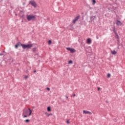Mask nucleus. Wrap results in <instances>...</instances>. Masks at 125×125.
<instances>
[{"label": "nucleus", "instance_id": "5701e85b", "mask_svg": "<svg viewBox=\"0 0 125 125\" xmlns=\"http://www.w3.org/2000/svg\"><path fill=\"white\" fill-rule=\"evenodd\" d=\"M23 116L24 118H27V115L24 114Z\"/></svg>", "mask_w": 125, "mask_h": 125}, {"label": "nucleus", "instance_id": "6e6552de", "mask_svg": "<svg viewBox=\"0 0 125 125\" xmlns=\"http://www.w3.org/2000/svg\"><path fill=\"white\" fill-rule=\"evenodd\" d=\"M96 19V17L95 16H91L90 17V20H91V21H93L94 22V20Z\"/></svg>", "mask_w": 125, "mask_h": 125}, {"label": "nucleus", "instance_id": "9b49d317", "mask_svg": "<svg viewBox=\"0 0 125 125\" xmlns=\"http://www.w3.org/2000/svg\"><path fill=\"white\" fill-rule=\"evenodd\" d=\"M91 43V40L90 38L87 39V43L90 44Z\"/></svg>", "mask_w": 125, "mask_h": 125}, {"label": "nucleus", "instance_id": "9d476101", "mask_svg": "<svg viewBox=\"0 0 125 125\" xmlns=\"http://www.w3.org/2000/svg\"><path fill=\"white\" fill-rule=\"evenodd\" d=\"M21 43L20 42H18L16 45H15V48L16 49H18L19 46H21Z\"/></svg>", "mask_w": 125, "mask_h": 125}, {"label": "nucleus", "instance_id": "1a4fd4ad", "mask_svg": "<svg viewBox=\"0 0 125 125\" xmlns=\"http://www.w3.org/2000/svg\"><path fill=\"white\" fill-rule=\"evenodd\" d=\"M122 24V23L121 22V21H118V20L116 21V25H117V26H121Z\"/></svg>", "mask_w": 125, "mask_h": 125}, {"label": "nucleus", "instance_id": "4be33fe9", "mask_svg": "<svg viewBox=\"0 0 125 125\" xmlns=\"http://www.w3.org/2000/svg\"><path fill=\"white\" fill-rule=\"evenodd\" d=\"M115 35H116V36L117 39H119V36H118V34H117Z\"/></svg>", "mask_w": 125, "mask_h": 125}, {"label": "nucleus", "instance_id": "7ed1b4c3", "mask_svg": "<svg viewBox=\"0 0 125 125\" xmlns=\"http://www.w3.org/2000/svg\"><path fill=\"white\" fill-rule=\"evenodd\" d=\"M32 110L30 109V108H29L28 109H24L23 111V114L22 116H23L24 115H28V116H31V115L32 114Z\"/></svg>", "mask_w": 125, "mask_h": 125}, {"label": "nucleus", "instance_id": "ddd939ff", "mask_svg": "<svg viewBox=\"0 0 125 125\" xmlns=\"http://www.w3.org/2000/svg\"><path fill=\"white\" fill-rule=\"evenodd\" d=\"M113 31L115 35H117V31L115 27H113Z\"/></svg>", "mask_w": 125, "mask_h": 125}, {"label": "nucleus", "instance_id": "aec40b11", "mask_svg": "<svg viewBox=\"0 0 125 125\" xmlns=\"http://www.w3.org/2000/svg\"><path fill=\"white\" fill-rule=\"evenodd\" d=\"M52 44V42L51 40L48 41V44L51 45Z\"/></svg>", "mask_w": 125, "mask_h": 125}, {"label": "nucleus", "instance_id": "c756f323", "mask_svg": "<svg viewBox=\"0 0 125 125\" xmlns=\"http://www.w3.org/2000/svg\"><path fill=\"white\" fill-rule=\"evenodd\" d=\"M72 25H73L72 24H70V25H69V26L72 27Z\"/></svg>", "mask_w": 125, "mask_h": 125}, {"label": "nucleus", "instance_id": "0eeeda50", "mask_svg": "<svg viewBox=\"0 0 125 125\" xmlns=\"http://www.w3.org/2000/svg\"><path fill=\"white\" fill-rule=\"evenodd\" d=\"M83 114L92 115V113L91 112L85 110H83Z\"/></svg>", "mask_w": 125, "mask_h": 125}, {"label": "nucleus", "instance_id": "473e14b6", "mask_svg": "<svg viewBox=\"0 0 125 125\" xmlns=\"http://www.w3.org/2000/svg\"><path fill=\"white\" fill-rule=\"evenodd\" d=\"M97 39H99V37L98 36H97Z\"/></svg>", "mask_w": 125, "mask_h": 125}, {"label": "nucleus", "instance_id": "b1692460", "mask_svg": "<svg viewBox=\"0 0 125 125\" xmlns=\"http://www.w3.org/2000/svg\"><path fill=\"white\" fill-rule=\"evenodd\" d=\"M66 123H67V124H70L69 121V120L66 121Z\"/></svg>", "mask_w": 125, "mask_h": 125}, {"label": "nucleus", "instance_id": "a211bd4d", "mask_svg": "<svg viewBox=\"0 0 125 125\" xmlns=\"http://www.w3.org/2000/svg\"><path fill=\"white\" fill-rule=\"evenodd\" d=\"M111 77V74L108 73L107 75V78H110Z\"/></svg>", "mask_w": 125, "mask_h": 125}, {"label": "nucleus", "instance_id": "4468645a", "mask_svg": "<svg viewBox=\"0 0 125 125\" xmlns=\"http://www.w3.org/2000/svg\"><path fill=\"white\" fill-rule=\"evenodd\" d=\"M111 54L113 55H115L117 54V52L115 51H111Z\"/></svg>", "mask_w": 125, "mask_h": 125}, {"label": "nucleus", "instance_id": "393cba45", "mask_svg": "<svg viewBox=\"0 0 125 125\" xmlns=\"http://www.w3.org/2000/svg\"><path fill=\"white\" fill-rule=\"evenodd\" d=\"M47 90L49 91L50 89L49 87H47Z\"/></svg>", "mask_w": 125, "mask_h": 125}, {"label": "nucleus", "instance_id": "423d86ee", "mask_svg": "<svg viewBox=\"0 0 125 125\" xmlns=\"http://www.w3.org/2000/svg\"><path fill=\"white\" fill-rule=\"evenodd\" d=\"M66 50H67L68 51H70V53H74L76 52V50L74 48H72L70 47H67Z\"/></svg>", "mask_w": 125, "mask_h": 125}, {"label": "nucleus", "instance_id": "39448f33", "mask_svg": "<svg viewBox=\"0 0 125 125\" xmlns=\"http://www.w3.org/2000/svg\"><path fill=\"white\" fill-rule=\"evenodd\" d=\"M29 4L32 5V6H33L34 8H36L37 6L36 3L34 1H29Z\"/></svg>", "mask_w": 125, "mask_h": 125}, {"label": "nucleus", "instance_id": "dca6fc26", "mask_svg": "<svg viewBox=\"0 0 125 125\" xmlns=\"http://www.w3.org/2000/svg\"><path fill=\"white\" fill-rule=\"evenodd\" d=\"M30 121V120L29 119H26L24 121V122H25L26 123H29Z\"/></svg>", "mask_w": 125, "mask_h": 125}, {"label": "nucleus", "instance_id": "72a5a7b5", "mask_svg": "<svg viewBox=\"0 0 125 125\" xmlns=\"http://www.w3.org/2000/svg\"><path fill=\"white\" fill-rule=\"evenodd\" d=\"M22 16L24 17V15H23Z\"/></svg>", "mask_w": 125, "mask_h": 125}, {"label": "nucleus", "instance_id": "bb28decb", "mask_svg": "<svg viewBox=\"0 0 125 125\" xmlns=\"http://www.w3.org/2000/svg\"><path fill=\"white\" fill-rule=\"evenodd\" d=\"M27 78H28V76H25V79H27Z\"/></svg>", "mask_w": 125, "mask_h": 125}, {"label": "nucleus", "instance_id": "2eb2a0df", "mask_svg": "<svg viewBox=\"0 0 125 125\" xmlns=\"http://www.w3.org/2000/svg\"><path fill=\"white\" fill-rule=\"evenodd\" d=\"M47 111L48 112H50L51 111V107L50 106H48L47 107Z\"/></svg>", "mask_w": 125, "mask_h": 125}, {"label": "nucleus", "instance_id": "6ab92c4d", "mask_svg": "<svg viewBox=\"0 0 125 125\" xmlns=\"http://www.w3.org/2000/svg\"><path fill=\"white\" fill-rule=\"evenodd\" d=\"M92 2H93V5H94L96 3V1L95 0H92Z\"/></svg>", "mask_w": 125, "mask_h": 125}, {"label": "nucleus", "instance_id": "a878e982", "mask_svg": "<svg viewBox=\"0 0 125 125\" xmlns=\"http://www.w3.org/2000/svg\"><path fill=\"white\" fill-rule=\"evenodd\" d=\"M100 89H101V88H100V87H99L98 88V91L100 90Z\"/></svg>", "mask_w": 125, "mask_h": 125}, {"label": "nucleus", "instance_id": "f03ea898", "mask_svg": "<svg viewBox=\"0 0 125 125\" xmlns=\"http://www.w3.org/2000/svg\"><path fill=\"white\" fill-rule=\"evenodd\" d=\"M21 46H22L23 49H31L33 46V44H22L21 43Z\"/></svg>", "mask_w": 125, "mask_h": 125}, {"label": "nucleus", "instance_id": "412c9836", "mask_svg": "<svg viewBox=\"0 0 125 125\" xmlns=\"http://www.w3.org/2000/svg\"><path fill=\"white\" fill-rule=\"evenodd\" d=\"M36 51V48H34L33 49V52L35 53Z\"/></svg>", "mask_w": 125, "mask_h": 125}, {"label": "nucleus", "instance_id": "20e7f679", "mask_svg": "<svg viewBox=\"0 0 125 125\" xmlns=\"http://www.w3.org/2000/svg\"><path fill=\"white\" fill-rule=\"evenodd\" d=\"M80 18L81 16L80 15L77 16L75 18H74V19H73V21H72V24H75Z\"/></svg>", "mask_w": 125, "mask_h": 125}, {"label": "nucleus", "instance_id": "2f4dec72", "mask_svg": "<svg viewBox=\"0 0 125 125\" xmlns=\"http://www.w3.org/2000/svg\"><path fill=\"white\" fill-rule=\"evenodd\" d=\"M66 99H68V97L67 96H66Z\"/></svg>", "mask_w": 125, "mask_h": 125}, {"label": "nucleus", "instance_id": "f257e3e1", "mask_svg": "<svg viewBox=\"0 0 125 125\" xmlns=\"http://www.w3.org/2000/svg\"><path fill=\"white\" fill-rule=\"evenodd\" d=\"M26 18L28 21H36V17L35 16L31 15H26Z\"/></svg>", "mask_w": 125, "mask_h": 125}, {"label": "nucleus", "instance_id": "f8f14e48", "mask_svg": "<svg viewBox=\"0 0 125 125\" xmlns=\"http://www.w3.org/2000/svg\"><path fill=\"white\" fill-rule=\"evenodd\" d=\"M45 114L46 117H49L50 116H52V113L49 114V113H48L47 112H46L45 113Z\"/></svg>", "mask_w": 125, "mask_h": 125}, {"label": "nucleus", "instance_id": "c85d7f7f", "mask_svg": "<svg viewBox=\"0 0 125 125\" xmlns=\"http://www.w3.org/2000/svg\"><path fill=\"white\" fill-rule=\"evenodd\" d=\"M75 96H76V94H73V97H74Z\"/></svg>", "mask_w": 125, "mask_h": 125}, {"label": "nucleus", "instance_id": "7c9ffc66", "mask_svg": "<svg viewBox=\"0 0 125 125\" xmlns=\"http://www.w3.org/2000/svg\"><path fill=\"white\" fill-rule=\"evenodd\" d=\"M36 72H37L36 70H34V73H36Z\"/></svg>", "mask_w": 125, "mask_h": 125}, {"label": "nucleus", "instance_id": "f3484780", "mask_svg": "<svg viewBox=\"0 0 125 125\" xmlns=\"http://www.w3.org/2000/svg\"><path fill=\"white\" fill-rule=\"evenodd\" d=\"M72 63H73V61L72 60L68 61V63H67V64H72Z\"/></svg>", "mask_w": 125, "mask_h": 125}, {"label": "nucleus", "instance_id": "cd10ccee", "mask_svg": "<svg viewBox=\"0 0 125 125\" xmlns=\"http://www.w3.org/2000/svg\"><path fill=\"white\" fill-rule=\"evenodd\" d=\"M3 54L2 53H0V56H2Z\"/></svg>", "mask_w": 125, "mask_h": 125}]
</instances>
